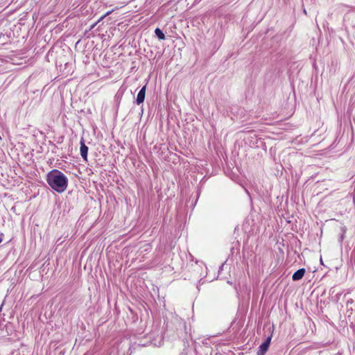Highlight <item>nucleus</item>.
<instances>
[{"label":"nucleus","mask_w":355,"mask_h":355,"mask_svg":"<svg viewBox=\"0 0 355 355\" xmlns=\"http://www.w3.org/2000/svg\"><path fill=\"white\" fill-rule=\"evenodd\" d=\"M49 185L58 193L64 192L68 184L67 177L58 170H53L47 175L46 178Z\"/></svg>","instance_id":"nucleus-1"},{"label":"nucleus","mask_w":355,"mask_h":355,"mask_svg":"<svg viewBox=\"0 0 355 355\" xmlns=\"http://www.w3.org/2000/svg\"><path fill=\"white\" fill-rule=\"evenodd\" d=\"M271 340V338L268 337L263 343H262L260 347L258 352V355H264L265 353L267 352Z\"/></svg>","instance_id":"nucleus-2"},{"label":"nucleus","mask_w":355,"mask_h":355,"mask_svg":"<svg viewBox=\"0 0 355 355\" xmlns=\"http://www.w3.org/2000/svg\"><path fill=\"white\" fill-rule=\"evenodd\" d=\"M80 155L83 157V159L85 161L87 160V153H88V147L85 144L84 139H82L80 141Z\"/></svg>","instance_id":"nucleus-3"},{"label":"nucleus","mask_w":355,"mask_h":355,"mask_svg":"<svg viewBox=\"0 0 355 355\" xmlns=\"http://www.w3.org/2000/svg\"><path fill=\"white\" fill-rule=\"evenodd\" d=\"M146 85L144 86L140 91L139 92L137 96V103L138 105L142 103L144 101L145 99V94H146Z\"/></svg>","instance_id":"nucleus-4"},{"label":"nucleus","mask_w":355,"mask_h":355,"mask_svg":"<svg viewBox=\"0 0 355 355\" xmlns=\"http://www.w3.org/2000/svg\"><path fill=\"white\" fill-rule=\"evenodd\" d=\"M306 272V270L304 268H300L298 270H297L292 276V279L293 281H298L304 277V274Z\"/></svg>","instance_id":"nucleus-5"},{"label":"nucleus","mask_w":355,"mask_h":355,"mask_svg":"<svg viewBox=\"0 0 355 355\" xmlns=\"http://www.w3.org/2000/svg\"><path fill=\"white\" fill-rule=\"evenodd\" d=\"M155 35H157V37L159 39V40H164L165 39V35L163 33V32L159 28H157L155 31Z\"/></svg>","instance_id":"nucleus-6"},{"label":"nucleus","mask_w":355,"mask_h":355,"mask_svg":"<svg viewBox=\"0 0 355 355\" xmlns=\"http://www.w3.org/2000/svg\"><path fill=\"white\" fill-rule=\"evenodd\" d=\"M4 237V234L2 232H0V243L3 241Z\"/></svg>","instance_id":"nucleus-7"}]
</instances>
